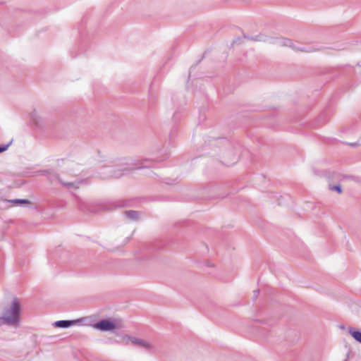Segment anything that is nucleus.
Here are the masks:
<instances>
[{"label":"nucleus","instance_id":"f257e3e1","mask_svg":"<svg viewBox=\"0 0 361 361\" xmlns=\"http://www.w3.org/2000/svg\"><path fill=\"white\" fill-rule=\"evenodd\" d=\"M21 313L22 307L20 299L14 295L7 294L1 313V326L7 325L16 329L20 324Z\"/></svg>","mask_w":361,"mask_h":361},{"label":"nucleus","instance_id":"f03ea898","mask_svg":"<svg viewBox=\"0 0 361 361\" xmlns=\"http://www.w3.org/2000/svg\"><path fill=\"white\" fill-rule=\"evenodd\" d=\"M244 37L250 40L255 41V42H265L270 44H274L279 47H289L295 51H300L305 52H312L316 51H321L323 49L322 47L317 48H307L300 47L295 46L293 42L287 38L283 37H271L268 36L264 34L260 33L259 35H256L254 36H246Z\"/></svg>","mask_w":361,"mask_h":361},{"label":"nucleus","instance_id":"7ed1b4c3","mask_svg":"<svg viewBox=\"0 0 361 361\" xmlns=\"http://www.w3.org/2000/svg\"><path fill=\"white\" fill-rule=\"evenodd\" d=\"M35 173L39 176H46L51 182L59 180L63 186L66 187L69 190H71L72 188H79V185L85 182L84 180H75L73 182H64L59 178V175L56 172L51 170L38 171H36Z\"/></svg>","mask_w":361,"mask_h":361},{"label":"nucleus","instance_id":"20e7f679","mask_svg":"<svg viewBox=\"0 0 361 361\" xmlns=\"http://www.w3.org/2000/svg\"><path fill=\"white\" fill-rule=\"evenodd\" d=\"M30 122L38 128H44L48 123V118L44 114L34 111L30 114Z\"/></svg>","mask_w":361,"mask_h":361},{"label":"nucleus","instance_id":"39448f33","mask_svg":"<svg viewBox=\"0 0 361 361\" xmlns=\"http://www.w3.org/2000/svg\"><path fill=\"white\" fill-rule=\"evenodd\" d=\"M123 340L127 344H132L145 348L146 350H151L152 348V345L147 341L137 338L136 337L126 335L123 336Z\"/></svg>","mask_w":361,"mask_h":361},{"label":"nucleus","instance_id":"423d86ee","mask_svg":"<svg viewBox=\"0 0 361 361\" xmlns=\"http://www.w3.org/2000/svg\"><path fill=\"white\" fill-rule=\"evenodd\" d=\"M94 327L97 329L102 331H111L114 333L115 332V329H116L117 326L110 319H102L97 322L94 324Z\"/></svg>","mask_w":361,"mask_h":361},{"label":"nucleus","instance_id":"0eeeda50","mask_svg":"<svg viewBox=\"0 0 361 361\" xmlns=\"http://www.w3.org/2000/svg\"><path fill=\"white\" fill-rule=\"evenodd\" d=\"M197 68V65L192 66L190 68L188 82L191 81L192 85H191V86L188 85V88H191V87L197 88V87H199V86H198L199 80H198V78H197V77H196ZM200 88H201V86H200Z\"/></svg>","mask_w":361,"mask_h":361},{"label":"nucleus","instance_id":"6e6552de","mask_svg":"<svg viewBox=\"0 0 361 361\" xmlns=\"http://www.w3.org/2000/svg\"><path fill=\"white\" fill-rule=\"evenodd\" d=\"M152 159H145L142 161V164H136V163L128 164V166L124 168L123 171L134 170V169H139L149 167V166H152Z\"/></svg>","mask_w":361,"mask_h":361},{"label":"nucleus","instance_id":"1a4fd4ad","mask_svg":"<svg viewBox=\"0 0 361 361\" xmlns=\"http://www.w3.org/2000/svg\"><path fill=\"white\" fill-rule=\"evenodd\" d=\"M78 322V320H59L54 323V326L59 328H68Z\"/></svg>","mask_w":361,"mask_h":361},{"label":"nucleus","instance_id":"9d476101","mask_svg":"<svg viewBox=\"0 0 361 361\" xmlns=\"http://www.w3.org/2000/svg\"><path fill=\"white\" fill-rule=\"evenodd\" d=\"M107 173L104 176V178H108L110 177H120L121 176L123 173L122 172H117L116 171L115 169L113 167H108L107 169Z\"/></svg>","mask_w":361,"mask_h":361},{"label":"nucleus","instance_id":"9b49d317","mask_svg":"<svg viewBox=\"0 0 361 361\" xmlns=\"http://www.w3.org/2000/svg\"><path fill=\"white\" fill-rule=\"evenodd\" d=\"M4 202H11L16 205H21V204H30V202L27 200L25 199H14V200H4Z\"/></svg>","mask_w":361,"mask_h":361},{"label":"nucleus","instance_id":"f8f14e48","mask_svg":"<svg viewBox=\"0 0 361 361\" xmlns=\"http://www.w3.org/2000/svg\"><path fill=\"white\" fill-rule=\"evenodd\" d=\"M349 333L353 338L361 343V331L355 330L354 328H349Z\"/></svg>","mask_w":361,"mask_h":361},{"label":"nucleus","instance_id":"ddd939ff","mask_svg":"<svg viewBox=\"0 0 361 361\" xmlns=\"http://www.w3.org/2000/svg\"><path fill=\"white\" fill-rule=\"evenodd\" d=\"M126 216L131 220H137L138 219V212L134 210L126 212Z\"/></svg>","mask_w":361,"mask_h":361},{"label":"nucleus","instance_id":"4468645a","mask_svg":"<svg viewBox=\"0 0 361 361\" xmlns=\"http://www.w3.org/2000/svg\"><path fill=\"white\" fill-rule=\"evenodd\" d=\"M355 73L361 75V61L358 62L355 67Z\"/></svg>","mask_w":361,"mask_h":361},{"label":"nucleus","instance_id":"2eb2a0df","mask_svg":"<svg viewBox=\"0 0 361 361\" xmlns=\"http://www.w3.org/2000/svg\"><path fill=\"white\" fill-rule=\"evenodd\" d=\"M12 142H13V139H11L7 144H6V145L1 144V152L6 151L8 148V147L11 145Z\"/></svg>","mask_w":361,"mask_h":361},{"label":"nucleus","instance_id":"dca6fc26","mask_svg":"<svg viewBox=\"0 0 361 361\" xmlns=\"http://www.w3.org/2000/svg\"><path fill=\"white\" fill-rule=\"evenodd\" d=\"M330 189L331 190H336L337 191L338 193H341L342 190H341V187L340 185H334L333 187H331Z\"/></svg>","mask_w":361,"mask_h":361},{"label":"nucleus","instance_id":"f3484780","mask_svg":"<svg viewBox=\"0 0 361 361\" xmlns=\"http://www.w3.org/2000/svg\"><path fill=\"white\" fill-rule=\"evenodd\" d=\"M334 49H335V50H342V49H344V47H334Z\"/></svg>","mask_w":361,"mask_h":361},{"label":"nucleus","instance_id":"a211bd4d","mask_svg":"<svg viewBox=\"0 0 361 361\" xmlns=\"http://www.w3.org/2000/svg\"><path fill=\"white\" fill-rule=\"evenodd\" d=\"M258 294H259V290H255L254 291V295H255V297H257Z\"/></svg>","mask_w":361,"mask_h":361},{"label":"nucleus","instance_id":"6ab92c4d","mask_svg":"<svg viewBox=\"0 0 361 361\" xmlns=\"http://www.w3.org/2000/svg\"><path fill=\"white\" fill-rule=\"evenodd\" d=\"M77 173H78L77 172H73V175H75V176H76V175H77Z\"/></svg>","mask_w":361,"mask_h":361}]
</instances>
